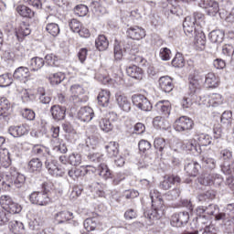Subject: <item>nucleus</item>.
I'll use <instances>...</instances> for the list:
<instances>
[{
	"instance_id": "a19ab883",
	"label": "nucleus",
	"mask_w": 234,
	"mask_h": 234,
	"mask_svg": "<svg viewBox=\"0 0 234 234\" xmlns=\"http://www.w3.org/2000/svg\"><path fill=\"white\" fill-rule=\"evenodd\" d=\"M98 174L101 178L103 180H109V178H112V174L111 173V169H109V166L105 164H101L98 168Z\"/></svg>"
},
{
	"instance_id": "dca6fc26",
	"label": "nucleus",
	"mask_w": 234,
	"mask_h": 234,
	"mask_svg": "<svg viewBox=\"0 0 234 234\" xmlns=\"http://www.w3.org/2000/svg\"><path fill=\"white\" fill-rule=\"evenodd\" d=\"M127 34L131 39L140 41V39H144V37H145V29L138 26H134L127 29Z\"/></svg>"
},
{
	"instance_id": "6e6552de",
	"label": "nucleus",
	"mask_w": 234,
	"mask_h": 234,
	"mask_svg": "<svg viewBox=\"0 0 234 234\" xmlns=\"http://www.w3.org/2000/svg\"><path fill=\"white\" fill-rule=\"evenodd\" d=\"M12 118V107L10 101L5 99H0V122H9Z\"/></svg>"
},
{
	"instance_id": "603ef678",
	"label": "nucleus",
	"mask_w": 234,
	"mask_h": 234,
	"mask_svg": "<svg viewBox=\"0 0 234 234\" xmlns=\"http://www.w3.org/2000/svg\"><path fill=\"white\" fill-rule=\"evenodd\" d=\"M14 203L10 196L3 195L0 197V206L6 211L8 207Z\"/></svg>"
},
{
	"instance_id": "338daca9",
	"label": "nucleus",
	"mask_w": 234,
	"mask_h": 234,
	"mask_svg": "<svg viewBox=\"0 0 234 234\" xmlns=\"http://www.w3.org/2000/svg\"><path fill=\"white\" fill-rule=\"evenodd\" d=\"M9 85H12V79L8 74L0 75V87H9Z\"/></svg>"
},
{
	"instance_id": "37998d69",
	"label": "nucleus",
	"mask_w": 234,
	"mask_h": 234,
	"mask_svg": "<svg viewBox=\"0 0 234 234\" xmlns=\"http://www.w3.org/2000/svg\"><path fill=\"white\" fill-rule=\"evenodd\" d=\"M105 149L110 158L118 156V144L116 142H110L105 145Z\"/></svg>"
},
{
	"instance_id": "a18cd8bd",
	"label": "nucleus",
	"mask_w": 234,
	"mask_h": 234,
	"mask_svg": "<svg viewBox=\"0 0 234 234\" xmlns=\"http://www.w3.org/2000/svg\"><path fill=\"white\" fill-rule=\"evenodd\" d=\"M37 94L39 96L38 99L40 103H43L44 105H48V103H50V101H52V98H50V96H48V94L45 92V88L39 87L37 89Z\"/></svg>"
},
{
	"instance_id": "e2e57ef3",
	"label": "nucleus",
	"mask_w": 234,
	"mask_h": 234,
	"mask_svg": "<svg viewBox=\"0 0 234 234\" xmlns=\"http://www.w3.org/2000/svg\"><path fill=\"white\" fill-rule=\"evenodd\" d=\"M69 163L70 164V165H80V164H81V154H69Z\"/></svg>"
},
{
	"instance_id": "052dcab7",
	"label": "nucleus",
	"mask_w": 234,
	"mask_h": 234,
	"mask_svg": "<svg viewBox=\"0 0 234 234\" xmlns=\"http://www.w3.org/2000/svg\"><path fill=\"white\" fill-rule=\"evenodd\" d=\"M215 219L216 220H221L223 222H229L231 219L226 210V208H224V212H219V210L218 212H216L215 215Z\"/></svg>"
},
{
	"instance_id": "bb28decb",
	"label": "nucleus",
	"mask_w": 234,
	"mask_h": 234,
	"mask_svg": "<svg viewBox=\"0 0 234 234\" xmlns=\"http://www.w3.org/2000/svg\"><path fill=\"white\" fill-rule=\"evenodd\" d=\"M87 173H89L87 166H80L69 170L68 175L70 178L76 180V178H80V176H85Z\"/></svg>"
},
{
	"instance_id": "5701e85b",
	"label": "nucleus",
	"mask_w": 234,
	"mask_h": 234,
	"mask_svg": "<svg viewBox=\"0 0 234 234\" xmlns=\"http://www.w3.org/2000/svg\"><path fill=\"white\" fill-rule=\"evenodd\" d=\"M74 218V214L69 210L59 211L55 214V220L57 224H65L69 222V220H72Z\"/></svg>"
},
{
	"instance_id": "864d4df0",
	"label": "nucleus",
	"mask_w": 234,
	"mask_h": 234,
	"mask_svg": "<svg viewBox=\"0 0 234 234\" xmlns=\"http://www.w3.org/2000/svg\"><path fill=\"white\" fill-rule=\"evenodd\" d=\"M46 30L50 34V36H53V37L59 35V26L56 23L48 24L46 26Z\"/></svg>"
},
{
	"instance_id": "5fc2aeb1",
	"label": "nucleus",
	"mask_w": 234,
	"mask_h": 234,
	"mask_svg": "<svg viewBox=\"0 0 234 234\" xmlns=\"http://www.w3.org/2000/svg\"><path fill=\"white\" fill-rule=\"evenodd\" d=\"M160 209L154 208L152 211L145 212L144 216L149 218V220H158L162 217V213H160Z\"/></svg>"
},
{
	"instance_id": "8fccbe9b",
	"label": "nucleus",
	"mask_w": 234,
	"mask_h": 234,
	"mask_svg": "<svg viewBox=\"0 0 234 234\" xmlns=\"http://www.w3.org/2000/svg\"><path fill=\"white\" fill-rule=\"evenodd\" d=\"M173 67L177 69H182L186 65V60L184 59V56L182 53H176L175 58L172 60Z\"/></svg>"
},
{
	"instance_id": "4468645a",
	"label": "nucleus",
	"mask_w": 234,
	"mask_h": 234,
	"mask_svg": "<svg viewBox=\"0 0 234 234\" xmlns=\"http://www.w3.org/2000/svg\"><path fill=\"white\" fill-rule=\"evenodd\" d=\"M196 211H197V215H206L207 217H211V216L215 217V215H217V213L220 211V208L215 204H210L207 207L199 206L197 207Z\"/></svg>"
},
{
	"instance_id": "49530a36",
	"label": "nucleus",
	"mask_w": 234,
	"mask_h": 234,
	"mask_svg": "<svg viewBox=\"0 0 234 234\" xmlns=\"http://www.w3.org/2000/svg\"><path fill=\"white\" fill-rule=\"evenodd\" d=\"M9 229L15 234L21 233L25 229V225L23 222L13 220L9 223Z\"/></svg>"
},
{
	"instance_id": "20e7f679",
	"label": "nucleus",
	"mask_w": 234,
	"mask_h": 234,
	"mask_svg": "<svg viewBox=\"0 0 234 234\" xmlns=\"http://www.w3.org/2000/svg\"><path fill=\"white\" fill-rule=\"evenodd\" d=\"M224 182V179L218 174H203L198 177V183L201 186H218Z\"/></svg>"
},
{
	"instance_id": "79ce46f5",
	"label": "nucleus",
	"mask_w": 234,
	"mask_h": 234,
	"mask_svg": "<svg viewBox=\"0 0 234 234\" xmlns=\"http://www.w3.org/2000/svg\"><path fill=\"white\" fill-rule=\"evenodd\" d=\"M100 140L101 137L100 135H91L86 140V147L90 151V149H96L100 145Z\"/></svg>"
},
{
	"instance_id": "2eb2a0df",
	"label": "nucleus",
	"mask_w": 234,
	"mask_h": 234,
	"mask_svg": "<svg viewBox=\"0 0 234 234\" xmlns=\"http://www.w3.org/2000/svg\"><path fill=\"white\" fill-rule=\"evenodd\" d=\"M159 87L163 92L169 93L175 89V83H173V78L169 76H163L159 79Z\"/></svg>"
},
{
	"instance_id": "c9c22d12",
	"label": "nucleus",
	"mask_w": 234,
	"mask_h": 234,
	"mask_svg": "<svg viewBox=\"0 0 234 234\" xmlns=\"http://www.w3.org/2000/svg\"><path fill=\"white\" fill-rule=\"evenodd\" d=\"M205 83L209 87L210 89H216V87H218V83H220V80L215 73H207L206 75Z\"/></svg>"
},
{
	"instance_id": "cd10ccee",
	"label": "nucleus",
	"mask_w": 234,
	"mask_h": 234,
	"mask_svg": "<svg viewBox=\"0 0 234 234\" xmlns=\"http://www.w3.org/2000/svg\"><path fill=\"white\" fill-rule=\"evenodd\" d=\"M126 74H128L130 78H133V80H142V78H144V71L136 65L128 67L126 69Z\"/></svg>"
},
{
	"instance_id": "f3484780",
	"label": "nucleus",
	"mask_w": 234,
	"mask_h": 234,
	"mask_svg": "<svg viewBox=\"0 0 234 234\" xmlns=\"http://www.w3.org/2000/svg\"><path fill=\"white\" fill-rule=\"evenodd\" d=\"M50 112L53 120H55L56 122H61V120H65L67 108L61 107L59 105H53L50 108Z\"/></svg>"
},
{
	"instance_id": "412c9836",
	"label": "nucleus",
	"mask_w": 234,
	"mask_h": 234,
	"mask_svg": "<svg viewBox=\"0 0 234 234\" xmlns=\"http://www.w3.org/2000/svg\"><path fill=\"white\" fill-rule=\"evenodd\" d=\"M84 229L87 231H96L101 229V223L98 218H88L83 222Z\"/></svg>"
},
{
	"instance_id": "aec40b11",
	"label": "nucleus",
	"mask_w": 234,
	"mask_h": 234,
	"mask_svg": "<svg viewBox=\"0 0 234 234\" xmlns=\"http://www.w3.org/2000/svg\"><path fill=\"white\" fill-rule=\"evenodd\" d=\"M78 118L80 122H90L94 118V110L89 106L80 108L78 112Z\"/></svg>"
},
{
	"instance_id": "7ed1b4c3",
	"label": "nucleus",
	"mask_w": 234,
	"mask_h": 234,
	"mask_svg": "<svg viewBox=\"0 0 234 234\" xmlns=\"http://www.w3.org/2000/svg\"><path fill=\"white\" fill-rule=\"evenodd\" d=\"M29 202L35 204V206H48L50 197H48V190H47L46 184H44L43 191H35L29 195Z\"/></svg>"
},
{
	"instance_id": "58836bf2",
	"label": "nucleus",
	"mask_w": 234,
	"mask_h": 234,
	"mask_svg": "<svg viewBox=\"0 0 234 234\" xmlns=\"http://www.w3.org/2000/svg\"><path fill=\"white\" fill-rule=\"evenodd\" d=\"M30 27L26 23L22 22L19 27L16 31V37L19 39L23 37L30 36Z\"/></svg>"
},
{
	"instance_id": "f8f14e48",
	"label": "nucleus",
	"mask_w": 234,
	"mask_h": 234,
	"mask_svg": "<svg viewBox=\"0 0 234 234\" xmlns=\"http://www.w3.org/2000/svg\"><path fill=\"white\" fill-rule=\"evenodd\" d=\"M31 153L36 156H38V158H41V160H45V162L48 161V158H52L50 149L43 145L35 144L31 150Z\"/></svg>"
},
{
	"instance_id": "09e8293b",
	"label": "nucleus",
	"mask_w": 234,
	"mask_h": 234,
	"mask_svg": "<svg viewBox=\"0 0 234 234\" xmlns=\"http://www.w3.org/2000/svg\"><path fill=\"white\" fill-rule=\"evenodd\" d=\"M100 128L104 133H111V131L113 129L114 125H112V122L109 120V118H102L99 122Z\"/></svg>"
},
{
	"instance_id": "c85d7f7f",
	"label": "nucleus",
	"mask_w": 234,
	"mask_h": 234,
	"mask_svg": "<svg viewBox=\"0 0 234 234\" xmlns=\"http://www.w3.org/2000/svg\"><path fill=\"white\" fill-rule=\"evenodd\" d=\"M116 101L120 107V109L123 110L125 112H129L131 111V101L122 94H116Z\"/></svg>"
},
{
	"instance_id": "13d9d810",
	"label": "nucleus",
	"mask_w": 234,
	"mask_h": 234,
	"mask_svg": "<svg viewBox=\"0 0 234 234\" xmlns=\"http://www.w3.org/2000/svg\"><path fill=\"white\" fill-rule=\"evenodd\" d=\"M231 118H233V113L231 112H224L221 115V123L227 127H229L231 125Z\"/></svg>"
},
{
	"instance_id": "ea45409f",
	"label": "nucleus",
	"mask_w": 234,
	"mask_h": 234,
	"mask_svg": "<svg viewBox=\"0 0 234 234\" xmlns=\"http://www.w3.org/2000/svg\"><path fill=\"white\" fill-rule=\"evenodd\" d=\"M188 89L190 90V94H197L198 90H200V82H198V79L196 76L191 75L189 78Z\"/></svg>"
},
{
	"instance_id": "72a5a7b5",
	"label": "nucleus",
	"mask_w": 234,
	"mask_h": 234,
	"mask_svg": "<svg viewBox=\"0 0 234 234\" xmlns=\"http://www.w3.org/2000/svg\"><path fill=\"white\" fill-rule=\"evenodd\" d=\"M27 169L30 173H39L43 169V163L39 158H33L29 161Z\"/></svg>"
},
{
	"instance_id": "9d476101",
	"label": "nucleus",
	"mask_w": 234,
	"mask_h": 234,
	"mask_svg": "<svg viewBox=\"0 0 234 234\" xmlns=\"http://www.w3.org/2000/svg\"><path fill=\"white\" fill-rule=\"evenodd\" d=\"M187 222H189V212L186 211L174 214L171 218V225L174 228H182Z\"/></svg>"
},
{
	"instance_id": "f257e3e1",
	"label": "nucleus",
	"mask_w": 234,
	"mask_h": 234,
	"mask_svg": "<svg viewBox=\"0 0 234 234\" xmlns=\"http://www.w3.org/2000/svg\"><path fill=\"white\" fill-rule=\"evenodd\" d=\"M204 19V15L195 12L193 16H186L183 22V28L186 36H195V45L199 50H204L206 47V35L200 30V21Z\"/></svg>"
},
{
	"instance_id": "a211bd4d",
	"label": "nucleus",
	"mask_w": 234,
	"mask_h": 234,
	"mask_svg": "<svg viewBox=\"0 0 234 234\" xmlns=\"http://www.w3.org/2000/svg\"><path fill=\"white\" fill-rule=\"evenodd\" d=\"M203 8H205L208 16H215L218 14L220 7L218 6V2L215 0H205L203 2Z\"/></svg>"
},
{
	"instance_id": "69168bd1",
	"label": "nucleus",
	"mask_w": 234,
	"mask_h": 234,
	"mask_svg": "<svg viewBox=\"0 0 234 234\" xmlns=\"http://www.w3.org/2000/svg\"><path fill=\"white\" fill-rule=\"evenodd\" d=\"M89 13V7L85 5H77L75 7V14L79 16L80 17H83L84 16H87Z\"/></svg>"
},
{
	"instance_id": "de8ad7c7",
	"label": "nucleus",
	"mask_w": 234,
	"mask_h": 234,
	"mask_svg": "<svg viewBox=\"0 0 234 234\" xmlns=\"http://www.w3.org/2000/svg\"><path fill=\"white\" fill-rule=\"evenodd\" d=\"M45 61L49 67H59V58L53 53L46 55Z\"/></svg>"
},
{
	"instance_id": "2f4dec72",
	"label": "nucleus",
	"mask_w": 234,
	"mask_h": 234,
	"mask_svg": "<svg viewBox=\"0 0 234 234\" xmlns=\"http://www.w3.org/2000/svg\"><path fill=\"white\" fill-rule=\"evenodd\" d=\"M97 100H98L99 105H101V107H109V101L111 100V92L109 90H102L101 91H100L97 97Z\"/></svg>"
},
{
	"instance_id": "f03ea898",
	"label": "nucleus",
	"mask_w": 234,
	"mask_h": 234,
	"mask_svg": "<svg viewBox=\"0 0 234 234\" xmlns=\"http://www.w3.org/2000/svg\"><path fill=\"white\" fill-rule=\"evenodd\" d=\"M27 177L25 175L17 172L16 167H10L9 171L6 173V182H3L5 191H10L14 187H23Z\"/></svg>"
},
{
	"instance_id": "c756f323",
	"label": "nucleus",
	"mask_w": 234,
	"mask_h": 234,
	"mask_svg": "<svg viewBox=\"0 0 234 234\" xmlns=\"http://www.w3.org/2000/svg\"><path fill=\"white\" fill-rule=\"evenodd\" d=\"M169 1H171V2L174 1V4L171 3L168 5V10L166 11L167 15L168 16H182L184 14V11L178 5V2H176V0H169Z\"/></svg>"
},
{
	"instance_id": "4c0bfd02",
	"label": "nucleus",
	"mask_w": 234,
	"mask_h": 234,
	"mask_svg": "<svg viewBox=\"0 0 234 234\" xmlns=\"http://www.w3.org/2000/svg\"><path fill=\"white\" fill-rule=\"evenodd\" d=\"M95 47L101 52H103L106 48H109V40H107V37L100 35L95 40Z\"/></svg>"
},
{
	"instance_id": "4be33fe9",
	"label": "nucleus",
	"mask_w": 234,
	"mask_h": 234,
	"mask_svg": "<svg viewBox=\"0 0 234 234\" xmlns=\"http://www.w3.org/2000/svg\"><path fill=\"white\" fill-rule=\"evenodd\" d=\"M28 133V129L25 124L22 125H13L8 128V133L13 136V138H21V136H25Z\"/></svg>"
},
{
	"instance_id": "393cba45",
	"label": "nucleus",
	"mask_w": 234,
	"mask_h": 234,
	"mask_svg": "<svg viewBox=\"0 0 234 234\" xmlns=\"http://www.w3.org/2000/svg\"><path fill=\"white\" fill-rule=\"evenodd\" d=\"M200 167V164L197 162L190 161L185 165V171L188 176H197Z\"/></svg>"
},
{
	"instance_id": "774afa93",
	"label": "nucleus",
	"mask_w": 234,
	"mask_h": 234,
	"mask_svg": "<svg viewBox=\"0 0 234 234\" xmlns=\"http://www.w3.org/2000/svg\"><path fill=\"white\" fill-rule=\"evenodd\" d=\"M221 171L224 175H234V165H229V164L224 163L221 165Z\"/></svg>"
},
{
	"instance_id": "b1692460",
	"label": "nucleus",
	"mask_w": 234,
	"mask_h": 234,
	"mask_svg": "<svg viewBox=\"0 0 234 234\" xmlns=\"http://www.w3.org/2000/svg\"><path fill=\"white\" fill-rule=\"evenodd\" d=\"M180 182H181L180 176H169L160 184V187L161 189L167 191V189H171V187H173L175 184H180Z\"/></svg>"
},
{
	"instance_id": "9b49d317",
	"label": "nucleus",
	"mask_w": 234,
	"mask_h": 234,
	"mask_svg": "<svg viewBox=\"0 0 234 234\" xmlns=\"http://www.w3.org/2000/svg\"><path fill=\"white\" fill-rule=\"evenodd\" d=\"M69 92L70 101H73V103H80L81 101V98H80V96H83V94H85V89H83V86L80 84H73L70 86Z\"/></svg>"
},
{
	"instance_id": "4d7b16f0",
	"label": "nucleus",
	"mask_w": 234,
	"mask_h": 234,
	"mask_svg": "<svg viewBox=\"0 0 234 234\" xmlns=\"http://www.w3.org/2000/svg\"><path fill=\"white\" fill-rule=\"evenodd\" d=\"M201 162L203 166L207 169H215L217 166V161H215L213 158L202 157Z\"/></svg>"
},
{
	"instance_id": "ddd939ff",
	"label": "nucleus",
	"mask_w": 234,
	"mask_h": 234,
	"mask_svg": "<svg viewBox=\"0 0 234 234\" xmlns=\"http://www.w3.org/2000/svg\"><path fill=\"white\" fill-rule=\"evenodd\" d=\"M13 78L17 81L27 83V81H28V78H30V69L27 67L21 66L14 71Z\"/></svg>"
},
{
	"instance_id": "473e14b6",
	"label": "nucleus",
	"mask_w": 234,
	"mask_h": 234,
	"mask_svg": "<svg viewBox=\"0 0 234 234\" xmlns=\"http://www.w3.org/2000/svg\"><path fill=\"white\" fill-rule=\"evenodd\" d=\"M45 66V59L43 58L35 57L30 59L29 67L31 68V72H37L40 69Z\"/></svg>"
},
{
	"instance_id": "3c124183",
	"label": "nucleus",
	"mask_w": 234,
	"mask_h": 234,
	"mask_svg": "<svg viewBox=\"0 0 234 234\" xmlns=\"http://www.w3.org/2000/svg\"><path fill=\"white\" fill-rule=\"evenodd\" d=\"M220 160H223L224 163H229L230 160H233V152L228 148H225L219 153Z\"/></svg>"
},
{
	"instance_id": "423d86ee",
	"label": "nucleus",
	"mask_w": 234,
	"mask_h": 234,
	"mask_svg": "<svg viewBox=\"0 0 234 234\" xmlns=\"http://www.w3.org/2000/svg\"><path fill=\"white\" fill-rule=\"evenodd\" d=\"M122 47L123 50L127 52V50H131L133 48V41L131 38L122 39L120 44H115L114 46V58L115 61H122L123 58V51L122 50Z\"/></svg>"
},
{
	"instance_id": "bf43d9fd",
	"label": "nucleus",
	"mask_w": 234,
	"mask_h": 234,
	"mask_svg": "<svg viewBox=\"0 0 234 234\" xmlns=\"http://www.w3.org/2000/svg\"><path fill=\"white\" fill-rule=\"evenodd\" d=\"M154 149L159 151L160 153H164L165 149V140L164 138L157 137L154 141Z\"/></svg>"
},
{
	"instance_id": "39448f33",
	"label": "nucleus",
	"mask_w": 234,
	"mask_h": 234,
	"mask_svg": "<svg viewBox=\"0 0 234 234\" xmlns=\"http://www.w3.org/2000/svg\"><path fill=\"white\" fill-rule=\"evenodd\" d=\"M193 120L187 116H181L174 122V129L177 133H184L193 129Z\"/></svg>"
},
{
	"instance_id": "680f3d73",
	"label": "nucleus",
	"mask_w": 234,
	"mask_h": 234,
	"mask_svg": "<svg viewBox=\"0 0 234 234\" xmlns=\"http://www.w3.org/2000/svg\"><path fill=\"white\" fill-rule=\"evenodd\" d=\"M22 209H23V207H21V205L13 201L12 205L10 207H8L5 211L7 213H9V215H11V214L16 215L17 213H21Z\"/></svg>"
},
{
	"instance_id": "6ab92c4d",
	"label": "nucleus",
	"mask_w": 234,
	"mask_h": 234,
	"mask_svg": "<svg viewBox=\"0 0 234 234\" xmlns=\"http://www.w3.org/2000/svg\"><path fill=\"white\" fill-rule=\"evenodd\" d=\"M15 10H16V14H18V16H20V17H26L28 19H32L36 16V12H34V10H32L30 7H28L25 5H17L15 7Z\"/></svg>"
},
{
	"instance_id": "0e129e2a",
	"label": "nucleus",
	"mask_w": 234,
	"mask_h": 234,
	"mask_svg": "<svg viewBox=\"0 0 234 234\" xmlns=\"http://www.w3.org/2000/svg\"><path fill=\"white\" fill-rule=\"evenodd\" d=\"M69 28L72 30V32H77L79 34L80 28H81V22H80L78 19L73 18L69 21Z\"/></svg>"
},
{
	"instance_id": "1a4fd4ad",
	"label": "nucleus",
	"mask_w": 234,
	"mask_h": 234,
	"mask_svg": "<svg viewBox=\"0 0 234 234\" xmlns=\"http://www.w3.org/2000/svg\"><path fill=\"white\" fill-rule=\"evenodd\" d=\"M45 166L51 176H63V175L66 173L65 169L58 166V162L52 159V157L45 161Z\"/></svg>"
},
{
	"instance_id": "f704fd0d",
	"label": "nucleus",
	"mask_w": 234,
	"mask_h": 234,
	"mask_svg": "<svg viewBox=\"0 0 234 234\" xmlns=\"http://www.w3.org/2000/svg\"><path fill=\"white\" fill-rule=\"evenodd\" d=\"M195 141L197 142L200 147H207V145H211V136L206 133L196 134Z\"/></svg>"
},
{
	"instance_id": "0eeeda50",
	"label": "nucleus",
	"mask_w": 234,
	"mask_h": 234,
	"mask_svg": "<svg viewBox=\"0 0 234 234\" xmlns=\"http://www.w3.org/2000/svg\"><path fill=\"white\" fill-rule=\"evenodd\" d=\"M132 101L135 107L141 109V111L149 112L153 109V104L142 94H135L132 96Z\"/></svg>"
},
{
	"instance_id": "e433bc0d",
	"label": "nucleus",
	"mask_w": 234,
	"mask_h": 234,
	"mask_svg": "<svg viewBox=\"0 0 234 234\" xmlns=\"http://www.w3.org/2000/svg\"><path fill=\"white\" fill-rule=\"evenodd\" d=\"M211 43H222L224 41V33L220 29L213 30L208 35Z\"/></svg>"
},
{
	"instance_id": "a878e982",
	"label": "nucleus",
	"mask_w": 234,
	"mask_h": 234,
	"mask_svg": "<svg viewBox=\"0 0 234 234\" xmlns=\"http://www.w3.org/2000/svg\"><path fill=\"white\" fill-rule=\"evenodd\" d=\"M154 107L157 112H162L165 116L171 114V102H169V101H159Z\"/></svg>"
},
{
	"instance_id": "6e6d98bb",
	"label": "nucleus",
	"mask_w": 234,
	"mask_h": 234,
	"mask_svg": "<svg viewBox=\"0 0 234 234\" xmlns=\"http://www.w3.org/2000/svg\"><path fill=\"white\" fill-rule=\"evenodd\" d=\"M87 158L90 162H92L93 164H100L103 162V154L100 153H90L88 154Z\"/></svg>"
},
{
	"instance_id": "7c9ffc66",
	"label": "nucleus",
	"mask_w": 234,
	"mask_h": 234,
	"mask_svg": "<svg viewBox=\"0 0 234 234\" xmlns=\"http://www.w3.org/2000/svg\"><path fill=\"white\" fill-rule=\"evenodd\" d=\"M207 103L208 107H218L224 103V97L219 93H212L208 96Z\"/></svg>"
},
{
	"instance_id": "c03bdc74",
	"label": "nucleus",
	"mask_w": 234,
	"mask_h": 234,
	"mask_svg": "<svg viewBox=\"0 0 234 234\" xmlns=\"http://www.w3.org/2000/svg\"><path fill=\"white\" fill-rule=\"evenodd\" d=\"M48 79L51 85H59V83L65 80V74L61 72L51 73L48 76Z\"/></svg>"
}]
</instances>
